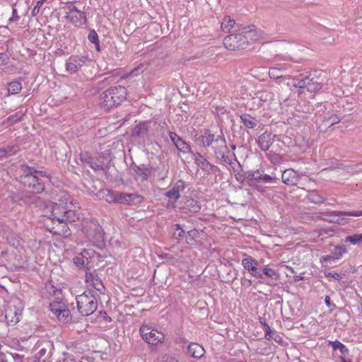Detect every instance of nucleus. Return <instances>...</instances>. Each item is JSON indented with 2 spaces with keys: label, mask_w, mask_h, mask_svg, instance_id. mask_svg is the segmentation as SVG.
Listing matches in <instances>:
<instances>
[{
  "label": "nucleus",
  "mask_w": 362,
  "mask_h": 362,
  "mask_svg": "<svg viewBox=\"0 0 362 362\" xmlns=\"http://www.w3.org/2000/svg\"><path fill=\"white\" fill-rule=\"evenodd\" d=\"M64 215L63 223L74 222L78 218L75 211L68 209L67 208L66 209V211H64Z\"/></svg>",
  "instance_id": "37998d69"
},
{
  "label": "nucleus",
  "mask_w": 362,
  "mask_h": 362,
  "mask_svg": "<svg viewBox=\"0 0 362 362\" xmlns=\"http://www.w3.org/2000/svg\"><path fill=\"white\" fill-rule=\"evenodd\" d=\"M236 26L238 28V30L240 32L239 34L245 35L247 41L248 39L250 40H255L257 39V28L255 25H249L247 26L237 25ZM235 30L237 31V30Z\"/></svg>",
  "instance_id": "6ab92c4d"
},
{
  "label": "nucleus",
  "mask_w": 362,
  "mask_h": 362,
  "mask_svg": "<svg viewBox=\"0 0 362 362\" xmlns=\"http://www.w3.org/2000/svg\"><path fill=\"white\" fill-rule=\"evenodd\" d=\"M278 178L275 175H263L260 182L275 184L277 182Z\"/></svg>",
  "instance_id": "bf43d9fd"
},
{
  "label": "nucleus",
  "mask_w": 362,
  "mask_h": 362,
  "mask_svg": "<svg viewBox=\"0 0 362 362\" xmlns=\"http://www.w3.org/2000/svg\"><path fill=\"white\" fill-rule=\"evenodd\" d=\"M73 261L74 264L78 267H83L88 265L86 264V261L81 255L74 257Z\"/></svg>",
  "instance_id": "052dcab7"
},
{
  "label": "nucleus",
  "mask_w": 362,
  "mask_h": 362,
  "mask_svg": "<svg viewBox=\"0 0 362 362\" xmlns=\"http://www.w3.org/2000/svg\"><path fill=\"white\" fill-rule=\"evenodd\" d=\"M24 202H31L40 207L45 206V202L40 197L37 196H34L33 197L29 196H24Z\"/></svg>",
  "instance_id": "09e8293b"
},
{
  "label": "nucleus",
  "mask_w": 362,
  "mask_h": 362,
  "mask_svg": "<svg viewBox=\"0 0 362 362\" xmlns=\"http://www.w3.org/2000/svg\"><path fill=\"white\" fill-rule=\"evenodd\" d=\"M187 354L194 358H201L205 354V350L197 343H190L187 347Z\"/></svg>",
  "instance_id": "393cba45"
},
{
  "label": "nucleus",
  "mask_w": 362,
  "mask_h": 362,
  "mask_svg": "<svg viewBox=\"0 0 362 362\" xmlns=\"http://www.w3.org/2000/svg\"><path fill=\"white\" fill-rule=\"evenodd\" d=\"M169 136L177 150L182 153H192L190 146L184 141L177 133L169 132Z\"/></svg>",
  "instance_id": "9b49d317"
},
{
  "label": "nucleus",
  "mask_w": 362,
  "mask_h": 362,
  "mask_svg": "<svg viewBox=\"0 0 362 362\" xmlns=\"http://www.w3.org/2000/svg\"><path fill=\"white\" fill-rule=\"evenodd\" d=\"M226 153H229V151H226L224 148H222V145H220L218 149L214 150L216 158L220 159L222 163L228 164L233 160V157L232 155L230 156L226 155Z\"/></svg>",
  "instance_id": "cd10ccee"
},
{
  "label": "nucleus",
  "mask_w": 362,
  "mask_h": 362,
  "mask_svg": "<svg viewBox=\"0 0 362 362\" xmlns=\"http://www.w3.org/2000/svg\"><path fill=\"white\" fill-rule=\"evenodd\" d=\"M195 163L207 175H216L220 172L218 166L209 163L201 153H193Z\"/></svg>",
  "instance_id": "1a4fd4ad"
},
{
  "label": "nucleus",
  "mask_w": 362,
  "mask_h": 362,
  "mask_svg": "<svg viewBox=\"0 0 362 362\" xmlns=\"http://www.w3.org/2000/svg\"><path fill=\"white\" fill-rule=\"evenodd\" d=\"M64 225L61 226L60 227L52 228L49 231L52 233L54 235L64 236V237H68L71 235V230L69 228V227L66 225V223H63Z\"/></svg>",
  "instance_id": "473e14b6"
},
{
  "label": "nucleus",
  "mask_w": 362,
  "mask_h": 362,
  "mask_svg": "<svg viewBox=\"0 0 362 362\" xmlns=\"http://www.w3.org/2000/svg\"><path fill=\"white\" fill-rule=\"evenodd\" d=\"M93 291H86L82 294L76 296L78 311L83 316H88L93 313L98 308V300Z\"/></svg>",
  "instance_id": "20e7f679"
},
{
  "label": "nucleus",
  "mask_w": 362,
  "mask_h": 362,
  "mask_svg": "<svg viewBox=\"0 0 362 362\" xmlns=\"http://www.w3.org/2000/svg\"><path fill=\"white\" fill-rule=\"evenodd\" d=\"M165 197L169 199V202L167 204V208L175 207V202L180 197V194L174 188L167 191L165 194Z\"/></svg>",
  "instance_id": "7c9ffc66"
},
{
  "label": "nucleus",
  "mask_w": 362,
  "mask_h": 362,
  "mask_svg": "<svg viewBox=\"0 0 362 362\" xmlns=\"http://www.w3.org/2000/svg\"><path fill=\"white\" fill-rule=\"evenodd\" d=\"M259 321L260 324L262 325L264 330L265 331V338L269 339L270 334L272 332L269 325L267 323L266 319L264 317H259Z\"/></svg>",
  "instance_id": "6e6d98bb"
},
{
  "label": "nucleus",
  "mask_w": 362,
  "mask_h": 362,
  "mask_svg": "<svg viewBox=\"0 0 362 362\" xmlns=\"http://www.w3.org/2000/svg\"><path fill=\"white\" fill-rule=\"evenodd\" d=\"M100 195L108 203H115L116 202V191L110 189H103L99 192Z\"/></svg>",
  "instance_id": "72a5a7b5"
},
{
  "label": "nucleus",
  "mask_w": 362,
  "mask_h": 362,
  "mask_svg": "<svg viewBox=\"0 0 362 362\" xmlns=\"http://www.w3.org/2000/svg\"><path fill=\"white\" fill-rule=\"evenodd\" d=\"M276 136L272 133L265 132L262 134L257 139V144L262 151H267L273 144L274 139Z\"/></svg>",
  "instance_id": "a211bd4d"
},
{
  "label": "nucleus",
  "mask_w": 362,
  "mask_h": 362,
  "mask_svg": "<svg viewBox=\"0 0 362 362\" xmlns=\"http://www.w3.org/2000/svg\"><path fill=\"white\" fill-rule=\"evenodd\" d=\"M173 188H174L177 192L180 194V192H182L185 188V182L182 180H179L177 181Z\"/></svg>",
  "instance_id": "338daca9"
},
{
  "label": "nucleus",
  "mask_w": 362,
  "mask_h": 362,
  "mask_svg": "<svg viewBox=\"0 0 362 362\" xmlns=\"http://www.w3.org/2000/svg\"><path fill=\"white\" fill-rule=\"evenodd\" d=\"M149 125L147 122L139 123L132 131V136L140 139H145L148 136Z\"/></svg>",
  "instance_id": "412c9836"
},
{
  "label": "nucleus",
  "mask_w": 362,
  "mask_h": 362,
  "mask_svg": "<svg viewBox=\"0 0 362 362\" xmlns=\"http://www.w3.org/2000/svg\"><path fill=\"white\" fill-rule=\"evenodd\" d=\"M47 348L41 342H37L32 349L30 354H33V357L27 356L28 362H39L40 358L47 353Z\"/></svg>",
  "instance_id": "f3484780"
},
{
  "label": "nucleus",
  "mask_w": 362,
  "mask_h": 362,
  "mask_svg": "<svg viewBox=\"0 0 362 362\" xmlns=\"http://www.w3.org/2000/svg\"><path fill=\"white\" fill-rule=\"evenodd\" d=\"M83 231L87 238L93 243V244L98 247L104 245L105 234L103 229L96 220H90L86 221Z\"/></svg>",
  "instance_id": "39448f33"
},
{
  "label": "nucleus",
  "mask_w": 362,
  "mask_h": 362,
  "mask_svg": "<svg viewBox=\"0 0 362 362\" xmlns=\"http://www.w3.org/2000/svg\"><path fill=\"white\" fill-rule=\"evenodd\" d=\"M269 76L271 78L276 80L285 78L282 74V71L280 69L275 67L269 69Z\"/></svg>",
  "instance_id": "49530a36"
},
{
  "label": "nucleus",
  "mask_w": 362,
  "mask_h": 362,
  "mask_svg": "<svg viewBox=\"0 0 362 362\" xmlns=\"http://www.w3.org/2000/svg\"><path fill=\"white\" fill-rule=\"evenodd\" d=\"M182 209L185 213H197L201 210L200 203L190 197H185Z\"/></svg>",
  "instance_id": "dca6fc26"
},
{
  "label": "nucleus",
  "mask_w": 362,
  "mask_h": 362,
  "mask_svg": "<svg viewBox=\"0 0 362 362\" xmlns=\"http://www.w3.org/2000/svg\"><path fill=\"white\" fill-rule=\"evenodd\" d=\"M142 339L148 344L157 345L162 343L165 339V334L146 325H142L139 329Z\"/></svg>",
  "instance_id": "0eeeda50"
},
{
  "label": "nucleus",
  "mask_w": 362,
  "mask_h": 362,
  "mask_svg": "<svg viewBox=\"0 0 362 362\" xmlns=\"http://www.w3.org/2000/svg\"><path fill=\"white\" fill-rule=\"evenodd\" d=\"M66 207L59 206V205L51 204V214L49 216V218L53 221H57L59 223H63L64 211H66Z\"/></svg>",
  "instance_id": "4be33fe9"
},
{
  "label": "nucleus",
  "mask_w": 362,
  "mask_h": 362,
  "mask_svg": "<svg viewBox=\"0 0 362 362\" xmlns=\"http://www.w3.org/2000/svg\"><path fill=\"white\" fill-rule=\"evenodd\" d=\"M199 235V232L197 229L190 230L186 235V243L192 244V241L195 240Z\"/></svg>",
  "instance_id": "8fccbe9b"
},
{
  "label": "nucleus",
  "mask_w": 362,
  "mask_h": 362,
  "mask_svg": "<svg viewBox=\"0 0 362 362\" xmlns=\"http://www.w3.org/2000/svg\"><path fill=\"white\" fill-rule=\"evenodd\" d=\"M127 90L124 86L119 85L103 91L100 96L99 105L105 111H109L117 107L127 99Z\"/></svg>",
  "instance_id": "f03ea898"
},
{
  "label": "nucleus",
  "mask_w": 362,
  "mask_h": 362,
  "mask_svg": "<svg viewBox=\"0 0 362 362\" xmlns=\"http://www.w3.org/2000/svg\"><path fill=\"white\" fill-rule=\"evenodd\" d=\"M22 310L16 306H9L6 310L5 317L8 325L13 326L21 320Z\"/></svg>",
  "instance_id": "4468645a"
},
{
  "label": "nucleus",
  "mask_w": 362,
  "mask_h": 362,
  "mask_svg": "<svg viewBox=\"0 0 362 362\" xmlns=\"http://www.w3.org/2000/svg\"><path fill=\"white\" fill-rule=\"evenodd\" d=\"M88 39L91 43L97 42L99 40L98 35L94 30H90L88 35Z\"/></svg>",
  "instance_id": "774afa93"
},
{
  "label": "nucleus",
  "mask_w": 362,
  "mask_h": 362,
  "mask_svg": "<svg viewBox=\"0 0 362 362\" xmlns=\"http://www.w3.org/2000/svg\"><path fill=\"white\" fill-rule=\"evenodd\" d=\"M115 203L127 204L126 193L117 192Z\"/></svg>",
  "instance_id": "0e129e2a"
},
{
  "label": "nucleus",
  "mask_w": 362,
  "mask_h": 362,
  "mask_svg": "<svg viewBox=\"0 0 362 362\" xmlns=\"http://www.w3.org/2000/svg\"><path fill=\"white\" fill-rule=\"evenodd\" d=\"M223 45L230 50L241 49L247 47L248 41L243 34L235 33L226 36L223 40Z\"/></svg>",
  "instance_id": "6e6552de"
},
{
  "label": "nucleus",
  "mask_w": 362,
  "mask_h": 362,
  "mask_svg": "<svg viewBox=\"0 0 362 362\" xmlns=\"http://www.w3.org/2000/svg\"><path fill=\"white\" fill-rule=\"evenodd\" d=\"M199 139L204 147L212 146L215 150L222 145V148L228 151L226 141L221 130L218 134H214L209 129H204Z\"/></svg>",
  "instance_id": "423d86ee"
},
{
  "label": "nucleus",
  "mask_w": 362,
  "mask_h": 362,
  "mask_svg": "<svg viewBox=\"0 0 362 362\" xmlns=\"http://www.w3.org/2000/svg\"><path fill=\"white\" fill-rule=\"evenodd\" d=\"M18 151H20V147L18 145H11L6 147L0 148V158L12 156Z\"/></svg>",
  "instance_id": "2f4dec72"
},
{
  "label": "nucleus",
  "mask_w": 362,
  "mask_h": 362,
  "mask_svg": "<svg viewBox=\"0 0 362 362\" xmlns=\"http://www.w3.org/2000/svg\"><path fill=\"white\" fill-rule=\"evenodd\" d=\"M237 276H238V272L235 269H230L229 272H228L226 276L225 277V279H226L225 281L226 282H233L235 279H237Z\"/></svg>",
  "instance_id": "680f3d73"
},
{
  "label": "nucleus",
  "mask_w": 362,
  "mask_h": 362,
  "mask_svg": "<svg viewBox=\"0 0 362 362\" xmlns=\"http://www.w3.org/2000/svg\"><path fill=\"white\" fill-rule=\"evenodd\" d=\"M86 282L91 284L94 288L100 292H102L105 289L102 281L96 274L86 272Z\"/></svg>",
  "instance_id": "5701e85b"
},
{
  "label": "nucleus",
  "mask_w": 362,
  "mask_h": 362,
  "mask_svg": "<svg viewBox=\"0 0 362 362\" xmlns=\"http://www.w3.org/2000/svg\"><path fill=\"white\" fill-rule=\"evenodd\" d=\"M242 264L243 267L247 269L251 275L257 278L263 279L262 274L258 269L259 262L252 257L247 256L243 259Z\"/></svg>",
  "instance_id": "9d476101"
},
{
  "label": "nucleus",
  "mask_w": 362,
  "mask_h": 362,
  "mask_svg": "<svg viewBox=\"0 0 362 362\" xmlns=\"http://www.w3.org/2000/svg\"><path fill=\"white\" fill-rule=\"evenodd\" d=\"M305 197L310 202L318 205L324 203L326 200L324 197L319 194L318 192L315 190L308 192Z\"/></svg>",
  "instance_id": "c756f323"
},
{
  "label": "nucleus",
  "mask_w": 362,
  "mask_h": 362,
  "mask_svg": "<svg viewBox=\"0 0 362 362\" xmlns=\"http://www.w3.org/2000/svg\"><path fill=\"white\" fill-rule=\"evenodd\" d=\"M37 174H42V172L24 165V192L39 194L44 191V183Z\"/></svg>",
  "instance_id": "7ed1b4c3"
},
{
  "label": "nucleus",
  "mask_w": 362,
  "mask_h": 362,
  "mask_svg": "<svg viewBox=\"0 0 362 362\" xmlns=\"http://www.w3.org/2000/svg\"><path fill=\"white\" fill-rule=\"evenodd\" d=\"M338 107L339 110H337V112L341 114L344 118L346 115H351V112L354 109V104L352 101H349L346 99H341L339 102Z\"/></svg>",
  "instance_id": "a878e982"
},
{
  "label": "nucleus",
  "mask_w": 362,
  "mask_h": 362,
  "mask_svg": "<svg viewBox=\"0 0 362 362\" xmlns=\"http://www.w3.org/2000/svg\"><path fill=\"white\" fill-rule=\"evenodd\" d=\"M95 253V251L93 250H83L82 252L79 254L81 255L86 261V264L89 263V259H91L93 254Z\"/></svg>",
  "instance_id": "e2e57ef3"
},
{
  "label": "nucleus",
  "mask_w": 362,
  "mask_h": 362,
  "mask_svg": "<svg viewBox=\"0 0 362 362\" xmlns=\"http://www.w3.org/2000/svg\"><path fill=\"white\" fill-rule=\"evenodd\" d=\"M324 217L320 218L321 220L328 221L330 223H339V220L334 218H330L331 216H362V210L356 211H333L327 212L324 215Z\"/></svg>",
  "instance_id": "f8f14e48"
},
{
  "label": "nucleus",
  "mask_w": 362,
  "mask_h": 362,
  "mask_svg": "<svg viewBox=\"0 0 362 362\" xmlns=\"http://www.w3.org/2000/svg\"><path fill=\"white\" fill-rule=\"evenodd\" d=\"M301 175L298 174L297 171L288 168L285 170L281 175L282 182L287 185H296L300 179Z\"/></svg>",
  "instance_id": "2eb2a0df"
},
{
  "label": "nucleus",
  "mask_w": 362,
  "mask_h": 362,
  "mask_svg": "<svg viewBox=\"0 0 362 362\" xmlns=\"http://www.w3.org/2000/svg\"><path fill=\"white\" fill-rule=\"evenodd\" d=\"M66 305L61 301H54L50 303L49 304V310L50 311L56 315H60L62 310L65 308Z\"/></svg>",
  "instance_id": "c9c22d12"
},
{
  "label": "nucleus",
  "mask_w": 362,
  "mask_h": 362,
  "mask_svg": "<svg viewBox=\"0 0 362 362\" xmlns=\"http://www.w3.org/2000/svg\"><path fill=\"white\" fill-rule=\"evenodd\" d=\"M347 252L346 247L345 245H337L334 246L333 250L331 251L332 257L336 259H340L344 254Z\"/></svg>",
  "instance_id": "ea45409f"
},
{
  "label": "nucleus",
  "mask_w": 362,
  "mask_h": 362,
  "mask_svg": "<svg viewBox=\"0 0 362 362\" xmlns=\"http://www.w3.org/2000/svg\"><path fill=\"white\" fill-rule=\"evenodd\" d=\"M80 160L83 164H86L91 168H95V166L93 165V158L89 156L88 153H81L80 154Z\"/></svg>",
  "instance_id": "a18cd8bd"
},
{
  "label": "nucleus",
  "mask_w": 362,
  "mask_h": 362,
  "mask_svg": "<svg viewBox=\"0 0 362 362\" xmlns=\"http://www.w3.org/2000/svg\"><path fill=\"white\" fill-rule=\"evenodd\" d=\"M354 25L356 28V32H357L358 33H362V13H358L354 20Z\"/></svg>",
  "instance_id": "4d7b16f0"
},
{
  "label": "nucleus",
  "mask_w": 362,
  "mask_h": 362,
  "mask_svg": "<svg viewBox=\"0 0 362 362\" xmlns=\"http://www.w3.org/2000/svg\"><path fill=\"white\" fill-rule=\"evenodd\" d=\"M262 272H261L263 274L266 275L267 277L273 279H278L279 278V274L273 269L269 268V267H264L262 269Z\"/></svg>",
  "instance_id": "3c124183"
},
{
  "label": "nucleus",
  "mask_w": 362,
  "mask_h": 362,
  "mask_svg": "<svg viewBox=\"0 0 362 362\" xmlns=\"http://www.w3.org/2000/svg\"><path fill=\"white\" fill-rule=\"evenodd\" d=\"M326 118L330 121V122H329V125H334L335 124H338L344 117L341 114L337 112L336 114L328 115Z\"/></svg>",
  "instance_id": "603ef678"
},
{
  "label": "nucleus",
  "mask_w": 362,
  "mask_h": 362,
  "mask_svg": "<svg viewBox=\"0 0 362 362\" xmlns=\"http://www.w3.org/2000/svg\"><path fill=\"white\" fill-rule=\"evenodd\" d=\"M131 169L134 172L136 176V179H138L141 182L147 180L151 174V168L144 164L136 165L133 163L131 165Z\"/></svg>",
  "instance_id": "ddd939ff"
},
{
  "label": "nucleus",
  "mask_w": 362,
  "mask_h": 362,
  "mask_svg": "<svg viewBox=\"0 0 362 362\" xmlns=\"http://www.w3.org/2000/svg\"><path fill=\"white\" fill-rule=\"evenodd\" d=\"M274 93L268 90L257 91L255 93L254 100H258L259 105H262L263 103H269L274 100Z\"/></svg>",
  "instance_id": "b1692460"
},
{
  "label": "nucleus",
  "mask_w": 362,
  "mask_h": 362,
  "mask_svg": "<svg viewBox=\"0 0 362 362\" xmlns=\"http://www.w3.org/2000/svg\"><path fill=\"white\" fill-rule=\"evenodd\" d=\"M240 119L244 126L248 129L255 128L258 122L255 117L249 114H242L240 115Z\"/></svg>",
  "instance_id": "c85d7f7f"
},
{
  "label": "nucleus",
  "mask_w": 362,
  "mask_h": 362,
  "mask_svg": "<svg viewBox=\"0 0 362 362\" xmlns=\"http://www.w3.org/2000/svg\"><path fill=\"white\" fill-rule=\"evenodd\" d=\"M71 203V197L68 194L62 193V195L59 199L58 202L54 203L53 205H59L67 208V204Z\"/></svg>",
  "instance_id": "de8ad7c7"
},
{
  "label": "nucleus",
  "mask_w": 362,
  "mask_h": 362,
  "mask_svg": "<svg viewBox=\"0 0 362 362\" xmlns=\"http://www.w3.org/2000/svg\"><path fill=\"white\" fill-rule=\"evenodd\" d=\"M65 9L67 10L66 11V14H75V13L80 11L75 6V5L72 2H68L66 4Z\"/></svg>",
  "instance_id": "69168bd1"
},
{
  "label": "nucleus",
  "mask_w": 362,
  "mask_h": 362,
  "mask_svg": "<svg viewBox=\"0 0 362 362\" xmlns=\"http://www.w3.org/2000/svg\"><path fill=\"white\" fill-rule=\"evenodd\" d=\"M112 81V77H106L104 79L98 81L95 84V88L98 90L104 89L106 86L110 85Z\"/></svg>",
  "instance_id": "5fc2aeb1"
},
{
  "label": "nucleus",
  "mask_w": 362,
  "mask_h": 362,
  "mask_svg": "<svg viewBox=\"0 0 362 362\" xmlns=\"http://www.w3.org/2000/svg\"><path fill=\"white\" fill-rule=\"evenodd\" d=\"M322 72L315 71L308 76L300 74L293 79V86L298 88L299 93L308 91L310 93H318L324 86V79L321 77Z\"/></svg>",
  "instance_id": "f257e3e1"
},
{
  "label": "nucleus",
  "mask_w": 362,
  "mask_h": 362,
  "mask_svg": "<svg viewBox=\"0 0 362 362\" xmlns=\"http://www.w3.org/2000/svg\"><path fill=\"white\" fill-rule=\"evenodd\" d=\"M57 318L59 321L64 323H68L71 321V315L67 305L62 310L60 315H58Z\"/></svg>",
  "instance_id": "a19ab883"
},
{
  "label": "nucleus",
  "mask_w": 362,
  "mask_h": 362,
  "mask_svg": "<svg viewBox=\"0 0 362 362\" xmlns=\"http://www.w3.org/2000/svg\"><path fill=\"white\" fill-rule=\"evenodd\" d=\"M232 157L233 160L228 165H230V167L231 168L234 173L238 172L239 169L241 168V165L238 160H237V158L234 153H232Z\"/></svg>",
  "instance_id": "13d9d810"
},
{
  "label": "nucleus",
  "mask_w": 362,
  "mask_h": 362,
  "mask_svg": "<svg viewBox=\"0 0 362 362\" xmlns=\"http://www.w3.org/2000/svg\"><path fill=\"white\" fill-rule=\"evenodd\" d=\"M344 241L345 243H349L352 245H360L361 243H362V233H356L347 235Z\"/></svg>",
  "instance_id": "c03bdc74"
},
{
  "label": "nucleus",
  "mask_w": 362,
  "mask_h": 362,
  "mask_svg": "<svg viewBox=\"0 0 362 362\" xmlns=\"http://www.w3.org/2000/svg\"><path fill=\"white\" fill-rule=\"evenodd\" d=\"M235 27V22L233 19H231L229 16H226L223 18L221 23V28L224 32H229L231 28Z\"/></svg>",
  "instance_id": "4c0bfd02"
},
{
  "label": "nucleus",
  "mask_w": 362,
  "mask_h": 362,
  "mask_svg": "<svg viewBox=\"0 0 362 362\" xmlns=\"http://www.w3.org/2000/svg\"><path fill=\"white\" fill-rule=\"evenodd\" d=\"M329 344L332 345L333 350H339L342 354H347L349 353L347 347L338 340L329 341Z\"/></svg>",
  "instance_id": "79ce46f5"
},
{
  "label": "nucleus",
  "mask_w": 362,
  "mask_h": 362,
  "mask_svg": "<svg viewBox=\"0 0 362 362\" xmlns=\"http://www.w3.org/2000/svg\"><path fill=\"white\" fill-rule=\"evenodd\" d=\"M22 85L19 81H14L8 84V92L9 94L16 95L22 90Z\"/></svg>",
  "instance_id": "58836bf2"
},
{
  "label": "nucleus",
  "mask_w": 362,
  "mask_h": 362,
  "mask_svg": "<svg viewBox=\"0 0 362 362\" xmlns=\"http://www.w3.org/2000/svg\"><path fill=\"white\" fill-rule=\"evenodd\" d=\"M126 198L127 205L139 204L144 201V197L141 195L134 193H126Z\"/></svg>",
  "instance_id": "e433bc0d"
},
{
  "label": "nucleus",
  "mask_w": 362,
  "mask_h": 362,
  "mask_svg": "<svg viewBox=\"0 0 362 362\" xmlns=\"http://www.w3.org/2000/svg\"><path fill=\"white\" fill-rule=\"evenodd\" d=\"M65 18L69 19L70 23L75 26H81L86 23L87 18L85 13L82 11H78L75 14H66Z\"/></svg>",
  "instance_id": "aec40b11"
},
{
  "label": "nucleus",
  "mask_w": 362,
  "mask_h": 362,
  "mask_svg": "<svg viewBox=\"0 0 362 362\" xmlns=\"http://www.w3.org/2000/svg\"><path fill=\"white\" fill-rule=\"evenodd\" d=\"M246 180L248 185L257 189L259 192H263V188L261 185L256 183L257 178H255V171H249L246 174Z\"/></svg>",
  "instance_id": "f704fd0d"
},
{
  "label": "nucleus",
  "mask_w": 362,
  "mask_h": 362,
  "mask_svg": "<svg viewBox=\"0 0 362 362\" xmlns=\"http://www.w3.org/2000/svg\"><path fill=\"white\" fill-rule=\"evenodd\" d=\"M81 62H84L81 59L75 57H70L69 59L66 63V69L70 73H75L78 71V66H81Z\"/></svg>",
  "instance_id": "bb28decb"
},
{
  "label": "nucleus",
  "mask_w": 362,
  "mask_h": 362,
  "mask_svg": "<svg viewBox=\"0 0 362 362\" xmlns=\"http://www.w3.org/2000/svg\"><path fill=\"white\" fill-rule=\"evenodd\" d=\"M174 228L175 231L173 234V236L175 239L180 240L181 238L186 237V233L184 230L182 229L180 224H175Z\"/></svg>",
  "instance_id": "864d4df0"
}]
</instances>
